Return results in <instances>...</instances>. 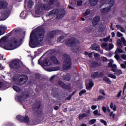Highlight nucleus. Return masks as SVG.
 <instances>
[{
  "instance_id": "nucleus-1",
  "label": "nucleus",
  "mask_w": 126,
  "mask_h": 126,
  "mask_svg": "<svg viewBox=\"0 0 126 126\" xmlns=\"http://www.w3.org/2000/svg\"><path fill=\"white\" fill-rule=\"evenodd\" d=\"M45 37V29L42 27L36 28L35 30H32L30 36L29 45L31 48L38 47L41 42H43Z\"/></svg>"
},
{
  "instance_id": "nucleus-2",
  "label": "nucleus",
  "mask_w": 126,
  "mask_h": 126,
  "mask_svg": "<svg viewBox=\"0 0 126 126\" xmlns=\"http://www.w3.org/2000/svg\"><path fill=\"white\" fill-rule=\"evenodd\" d=\"M22 41V39L18 37H15L13 38L11 40L12 43H8L4 45V49L7 50V51H12V50H14L16 48L18 47V45L19 43Z\"/></svg>"
},
{
  "instance_id": "nucleus-3",
  "label": "nucleus",
  "mask_w": 126,
  "mask_h": 126,
  "mask_svg": "<svg viewBox=\"0 0 126 126\" xmlns=\"http://www.w3.org/2000/svg\"><path fill=\"white\" fill-rule=\"evenodd\" d=\"M63 57L64 60L62 66L63 69V70H70L72 66L70 56L68 54H63Z\"/></svg>"
},
{
  "instance_id": "nucleus-4",
  "label": "nucleus",
  "mask_w": 126,
  "mask_h": 126,
  "mask_svg": "<svg viewBox=\"0 0 126 126\" xmlns=\"http://www.w3.org/2000/svg\"><path fill=\"white\" fill-rule=\"evenodd\" d=\"M0 20L3 21L10 15V11L8 8L4 9L0 11Z\"/></svg>"
},
{
  "instance_id": "nucleus-5",
  "label": "nucleus",
  "mask_w": 126,
  "mask_h": 126,
  "mask_svg": "<svg viewBox=\"0 0 126 126\" xmlns=\"http://www.w3.org/2000/svg\"><path fill=\"white\" fill-rule=\"evenodd\" d=\"M77 40L76 39H75V38L73 37L66 40V41L65 42V44L67 47H69V48H72L73 49H74L75 47H76V45H77Z\"/></svg>"
},
{
  "instance_id": "nucleus-6",
  "label": "nucleus",
  "mask_w": 126,
  "mask_h": 126,
  "mask_svg": "<svg viewBox=\"0 0 126 126\" xmlns=\"http://www.w3.org/2000/svg\"><path fill=\"white\" fill-rule=\"evenodd\" d=\"M56 35H57V31L53 30L47 32L46 35V40L49 41L54 40Z\"/></svg>"
},
{
  "instance_id": "nucleus-7",
  "label": "nucleus",
  "mask_w": 126,
  "mask_h": 126,
  "mask_svg": "<svg viewBox=\"0 0 126 126\" xmlns=\"http://www.w3.org/2000/svg\"><path fill=\"white\" fill-rule=\"evenodd\" d=\"M16 119L17 121H19L21 122L25 123L26 124L29 123V121L30 119L28 116H21V115H17L16 116Z\"/></svg>"
},
{
  "instance_id": "nucleus-8",
  "label": "nucleus",
  "mask_w": 126,
  "mask_h": 126,
  "mask_svg": "<svg viewBox=\"0 0 126 126\" xmlns=\"http://www.w3.org/2000/svg\"><path fill=\"white\" fill-rule=\"evenodd\" d=\"M38 63L41 65V66H50L52 64V62L48 59H45L41 61V59H40L38 61Z\"/></svg>"
},
{
  "instance_id": "nucleus-9",
  "label": "nucleus",
  "mask_w": 126,
  "mask_h": 126,
  "mask_svg": "<svg viewBox=\"0 0 126 126\" xmlns=\"http://www.w3.org/2000/svg\"><path fill=\"white\" fill-rule=\"evenodd\" d=\"M9 66L14 69H17L20 67L19 62L16 60H13L9 64Z\"/></svg>"
},
{
  "instance_id": "nucleus-10",
  "label": "nucleus",
  "mask_w": 126,
  "mask_h": 126,
  "mask_svg": "<svg viewBox=\"0 0 126 126\" xmlns=\"http://www.w3.org/2000/svg\"><path fill=\"white\" fill-rule=\"evenodd\" d=\"M92 78H93V79H95V78H102V77H104V73L102 72H99L98 71L96 72H93L91 74V75Z\"/></svg>"
},
{
  "instance_id": "nucleus-11",
  "label": "nucleus",
  "mask_w": 126,
  "mask_h": 126,
  "mask_svg": "<svg viewBox=\"0 0 126 126\" xmlns=\"http://www.w3.org/2000/svg\"><path fill=\"white\" fill-rule=\"evenodd\" d=\"M42 106L41 104V101L39 100H36L34 103L33 106L32 107L33 111H36V110H39Z\"/></svg>"
},
{
  "instance_id": "nucleus-12",
  "label": "nucleus",
  "mask_w": 126,
  "mask_h": 126,
  "mask_svg": "<svg viewBox=\"0 0 126 126\" xmlns=\"http://www.w3.org/2000/svg\"><path fill=\"white\" fill-rule=\"evenodd\" d=\"M19 78L17 77L14 78L13 79L14 81H17V80H18L19 82H23V81H24V80H25V82H26V81L28 80V76H27V75H24L23 78H21L19 79Z\"/></svg>"
},
{
  "instance_id": "nucleus-13",
  "label": "nucleus",
  "mask_w": 126,
  "mask_h": 126,
  "mask_svg": "<svg viewBox=\"0 0 126 126\" xmlns=\"http://www.w3.org/2000/svg\"><path fill=\"white\" fill-rule=\"evenodd\" d=\"M47 4L50 7L52 6V5L58 6V5L60 4V2H59V0H49Z\"/></svg>"
},
{
  "instance_id": "nucleus-14",
  "label": "nucleus",
  "mask_w": 126,
  "mask_h": 126,
  "mask_svg": "<svg viewBox=\"0 0 126 126\" xmlns=\"http://www.w3.org/2000/svg\"><path fill=\"white\" fill-rule=\"evenodd\" d=\"M100 21V17L95 16L94 17L92 21V25L93 27H95L96 25L99 23V22Z\"/></svg>"
},
{
  "instance_id": "nucleus-15",
  "label": "nucleus",
  "mask_w": 126,
  "mask_h": 126,
  "mask_svg": "<svg viewBox=\"0 0 126 126\" xmlns=\"http://www.w3.org/2000/svg\"><path fill=\"white\" fill-rule=\"evenodd\" d=\"M92 50L93 51H96V52H100V45L94 43L91 46Z\"/></svg>"
},
{
  "instance_id": "nucleus-16",
  "label": "nucleus",
  "mask_w": 126,
  "mask_h": 126,
  "mask_svg": "<svg viewBox=\"0 0 126 126\" xmlns=\"http://www.w3.org/2000/svg\"><path fill=\"white\" fill-rule=\"evenodd\" d=\"M39 7L42 9V10H49L51 9V7L46 4H40Z\"/></svg>"
},
{
  "instance_id": "nucleus-17",
  "label": "nucleus",
  "mask_w": 126,
  "mask_h": 126,
  "mask_svg": "<svg viewBox=\"0 0 126 126\" xmlns=\"http://www.w3.org/2000/svg\"><path fill=\"white\" fill-rule=\"evenodd\" d=\"M99 65H100V64L99 63V62L97 61H93L91 62L90 66L92 68H95L96 67H97V66H99Z\"/></svg>"
},
{
  "instance_id": "nucleus-18",
  "label": "nucleus",
  "mask_w": 126,
  "mask_h": 126,
  "mask_svg": "<svg viewBox=\"0 0 126 126\" xmlns=\"http://www.w3.org/2000/svg\"><path fill=\"white\" fill-rule=\"evenodd\" d=\"M6 29H7V27L5 26H0V36L5 34Z\"/></svg>"
},
{
  "instance_id": "nucleus-19",
  "label": "nucleus",
  "mask_w": 126,
  "mask_h": 126,
  "mask_svg": "<svg viewBox=\"0 0 126 126\" xmlns=\"http://www.w3.org/2000/svg\"><path fill=\"white\" fill-rule=\"evenodd\" d=\"M111 6H107L105 8H103L102 9H100L101 13H107V12H110L111 10Z\"/></svg>"
},
{
  "instance_id": "nucleus-20",
  "label": "nucleus",
  "mask_w": 126,
  "mask_h": 126,
  "mask_svg": "<svg viewBox=\"0 0 126 126\" xmlns=\"http://www.w3.org/2000/svg\"><path fill=\"white\" fill-rule=\"evenodd\" d=\"M51 60L54 63V64H60V61L58 60V59L56 58V56H52L51 57Z\"/></svg>"
},
{
  "instance_id": "nucleus-21",
  "label": "nucleus",
  "mask_w": 126,
  "mask_h": 126,
  "mask_svg": "<svg viewBox=\"0 0 126 126\" xmlns=\"http://www.w3.org/2000/svg\"><path fill=\"white\" fill-rule=\"evenodd\" d=\"M60 10H59V9H54L53 10H52V11H51L50 12H49V14H48V16H52V15H53V14L55 15V14H58V13H59Z\"/></svg>"
},
{
  "instance_id": "nucleus-22",
  "label": "nucleus",
  "mask_w": 126,
  "mask_h": 126,
  "mask_svg": "<svg viewBox=\"0 0 126 126\" xmlns=\"http://www.w3.org/2000/svg\"><path fill=\"white\" fill-rule=\"evenodd\" d=\"M7 6V2L0 0V9L6 8Z\"/></svg>"
},
{
  "instance_id": "nucleus-23",
  "label": "nucleus",
  "mask_w": 126,
  "mask_h": 126,
  "mask_svg": "<svg viewBox=\"0 0 126 126\" xmlns=\"http://www.w3.org/2000/svg\"><path fill=\"white\" fill-rule=\"evenodd\" d=\"M6 36H3L0 39V47L1 48L3 47V43H5V42H6Z\"/></svg>"
},
{
  "instance_id": "nucleus-24",
  "label": "nucleus",
  "mask_w": 126,
  "mask_h": 126,
  "mask_svg": "<svg viewBox=\"0 0 126 126\" xmlns=\"http://www.w3.org/2000/svg\"><path fill=\"white\" fill-rule=\"evenodd\" d=\"M103 80L108 84H109V85L112 84V81H111V79H110V78H108L107 77H106V76L103 77Z\"/></svg>"
},
{
  "instance_id": "nucleus-25",
  "label": "nucleus",
  "mask_w": 126,
  "mask_h": 126,
  "mask_svg": "<svg viewBox=\"0 0 126 126\" xmlns=\"http://www.w3.org/2000/svg\"><path fill=\"white\" fill-rule=\"evenodd\" d=\"M98 0H89V1L92 6H95V5L97 4Z\"/></svg>"
},
{
  "instance_id": "nucleus-26",
  "label": "nucleus",
  "mask_w": 126,
  "mask_h": 126,
  "mask_svg": "<svg viewBox=\"0 0 126 126\" xmlns=\"http://www.w3.org/2000/svg\"><path fill=\"white\" fill-rule=\"evenodd\" d=\"M88 115L86 113H83L82 114H80L79 116V121H81V120H83L84 118H86L87 117Z\"/></svg>"
},
{
  "instance_id": "nucleus-27",
  "label": "nucleus",
  "mask_w": 126,
  "mask_h": 126,
  "mask_svg": "<svg viewBox=\"0 0 126 126\" xmlns=\"http://www.w3.org/2000/svg\"><path fill=\"white\" fill-rule=\"evenodd\" d=\"M93 85H94V83H93L92 81H90L89 82V86L88 88H86V89L91 90V89H92V87H93Z\"/></svg>"
},
{
  "instance_id": "nucleus-28",
  "label": "nucleus",
  "mask_w": 126,
  "mask_h": 126,
  "mask_svg": "<svg viewBox=\"0 0 126 126\" xmlns=\"http://www.w3.org/2000/svg\"><path fill=\"white\" fill-rule=\"evenodd\" d=\"M115 72V75H116L117 76H120L121 74H123V71L121 69H116V71L114 72Z\"/></svg>"
},
{
  "instance_id": "nucleus-29",
  "label": "nucleus",
  "mask_w": 126,
  "mask_h": 126,
  "mask_svg": "<svg viewBox=\"0 0 126 126\" xmlns=\"http://www.w3.org/2000/svg\"><path fill=\"white\" fill-rule=\"evenodd\" d=\"M33 4H34V2H33V1L32 0H29L28 3V7L29 8H32Z\"/></svg>"
},
{
  "instance_id": "nucleus-30",
  "label": "nucleus",
  "mask_w": 126,
  "mask_h": 126,
  "mask_svg": "<svg viewBox=\"0 0 126 126\" xmlns=\"http://www.w3.org/2000/svg\"><path fill=\"white\" fill-rule=\"evenodd\" d=\"M59 69L60 67H53L49 69V71H57V70H59Z\"/></svg>"
},
{
  "instance_id": "nucleus-31",
  "label": "nucleus",
  "mask_w": 126,
  "mask_h": 126,
  "mask_svg": "<svg viewBox=\"0 0 126 126\" xmlns=\"http://www.w3.org/2000/svg\"><path fill=\"white\" fill-rule=\"evenodd\" d=\"M110 108L111 109H113V110L114 111H117V106H116V105H114V104H113V102H111Z\"/></svg>"
},
{
  "instance_id": "nucleus-32",
  "label": "nucleus",
  "mask_w": 126,
  "mask_h": 126,
  "mask_svg": "<svg viewBox=\"0 0 126 126\" xmlns=\"http://www.w3.org/2000/svg\"><path fill=\"white\" fill-rule=\"evenodd\" d=\"M70 75H66L64 76L63 79L64 80H65L66 81H69L71 79Z\"/></svg>"
},
{
  "instance_id": "nucleus-33",
  "label": "nucleus",
  "mask_w": 126,
  "mask_h": 126,
  "mask_svg": "<svg viewBox=\"0 0 126 126\" xmlns=\"http://www.w3.org/2000/svg\"><path fill=\"white\" fill-rule=\"evenodd\" d=\"M13 89H14V90L16 91V92H20V88L17 87V86H13Z\"/></svg>"
},
{
  "instance_id": "nucleus-34",
  "label": "nucleus",
  "mask_w": 126,
  "mask_h": 126,
  "mask_svg": "<svg viewBox=\"0 0 126 126\" xmlns=\"http://www.w3.org/2000/svg\"><path fill=\"white\" fill-rule=\"evenodd\" d=\"M118 53L119 54H123V53H124V51L121 49L118 48L116 50L115 54H118Z\"/></svg>"
},
{
  "instance_id": "nucleus-35",
  "label": "nucleus",
  "mask_w": 126,
  "mask_h": 126,
  "mask_svg": "<svg viewBox=\"0 0 126 126\" xmlns=\"http://www.w3.org/2000/svg\"><path fill=\"white\" fill-rule=\"evenodd\" d=\"M63 16H64V13L63 12L60 14H58L57 15V19H61V18H63Z\"/></svg>"
},
{
  "instance_id": "nucleus-36",
  "label": "nucleus",
  "mask_w": 126,
  "mask_h": 126,
  "mask_svg": "<svg viewBox=\"0 0 126 126\" xmlns=\"http://www.w3.org/2000/svg\"><path fill=\"white\" fill-rule=\"evenodd\" d=\"M90 14V9H86L85 12L83 14L84 17L87 16V15H89Z\"/></svg>"
},
{
  "instance_id": "nucleus-37",
  "label": "nucleus",
  "mask_w": 126,
  "mask_h": 126,
  "mask_svg": "<svg viewBox=\"0 0 126 126\" xmlns=\"http://www.w3.org/2000/svg\"><path fill=\"white\" fill-rule=\"evenodd\" d=\"M109 4H110L108 6H111V8H112V6L115 4V0H110L108 2Z\"/></svg>"
},
{
  "instance_id": "nucleus-38",
  "label": "nucleus",
  "mask_w": 126,
  "mask_h": 126,
  "mask_svg": "<svg viewBox=\"0 0 126 126\" xmlns=\"http://www.w3.org/2000/svg\"><path fill=\"white\" fill-rule=\"evenodd\" d=\"M107 76L108 77H110V78H112L113 79H116V78H117V77L112 73L108 74Z\"/></svg>"
},
{
  "instance_id": "nucleus-39",
  "label": "nucleus",
  "mask_w": 126,
  "mask_h": 126,
  "mask_svg": "<svg viewBox=\"0 0 126 126\" xmlns=\"http://www.w3.org/2000/svg\"><path fill=\"white\" fill-rule=\"evenodd\" d=\"M86 93V90L84 89L81 90L79 93V95L80 96H81L82 95H83V94Z\"/></svg>"
},
{
  "instance_id": "nucleus-40",
  "label": "nucleus",
  "mask_w": 126,
  "mask_h": 126,
  "mask_svg": "<svg viewBox=\"0 0 126 126\" xmlns=\"http://www.w3.org/2000/svg\"><path fill=\"white\" fill-rule=\"evenodd\" d=\"M111 67L112 71H113V72H116V70L117 69V65L113 64H112V66Z\"/></svg>"
},
{
  "instance_id": "nucleus-41",
  "label": "nucleus",
  "mask_w": 126,
  "mask_h": 126,
  "mask_svg": "<svg viewBox=\"0 0 126 126\" xmlns=\"http://www.w3.org/2000/svg\"><path fill=\"white\" fill-rule=\"evenodd\" d=\"M64 39V36L63 35H61L57 38V41L62 42V41H63V40Z\"/></svg>"
},
{
  "instance_id": "nucleus-42",
  "label": "nucleus",
  "mask_w": 126,
  "mask_h": 126,
  "mask_svg": "<svg viewBox=\"0 0 126 126\" xmlns=\"http://www.w3.org/2000/svg\"><path fill=\"white\" fill-rule=\"evenodd\" d=\"M96 123V119H92L89 121V125H94V123Z\"/></svg>"
},
{
  "instance_id": "nucleus-43",
  "label": "nucleus",
  "mask_w": 126,
  "mask_h": 126,
  "mask_svg": "<svg viewBox=\"0 0 126 126\" xmlns=\"http://www.w3.org/2000/svg\"><path fill=\"white\" fill-rule=\"evenodd\" d=\"M62 88H63V89H65V90L70 89V87L68 85L65 84H64L63 87H62Z\"/></svg>"
},
{
  "instance_id": "nucleus-44",
  "label": "nucleus",
  "mask_w": 126,
  "mask_h": 126,
  "mask_svg": "<svg viewBox=\"0 0 126 126\" xmlns=\"http://www.w3.org/2000/svg\"><path fill=\"white\" fill-rule=\"evenodd\" d=\"M82 3H83V2L81 0H78L77 1V5L78 6H81L82 5Z\"/></svg>"
},
{
  "instance_id": "nucleus-45",
  "label": "nucleus",
  "mask_w": 126,
  "mask_h": 126,
  "mask_svg": "<svg viewBox=\"0 0 126 126\" xmlns=\"http://www.w3.org/2000/svg\"><path fill=\"white\" fill-rule=\"evenodd\" d=\"M121 41L123 43V45L126 47V40L125 39V37H121Z\"/></svg>"
},
{
  "instance_id": "nucleus-46",
  "label": "nucleus",
  "mask_w": 126,
  "mask_h": 126,
  "mask_svg": "<svg viewBox=\"0 0 126 126\" xmlns=\"http://www.w3.org/2000/svg\"><path fill=\"white\" fill-rule=\"evenodd\" d=\"M117 45L118 46V47H121V48H122V41L121 40V39H119L117 40Z\"/></svg>"
},
{
  "instance_id": "nucleus-47",
  "label": "nucleus",
  "mask_w": 126,
  "mask_h": 126,
  "mask_svg": "<svg viewBox=\"0 0 126 126\" xmlns=\"http://www.w3.org/2000/svg\"><path fill=\"white\" fill-rule=\"evenodd\" d=\"M17 99L18 101V102H20V103H21L22 102V96L19 95L17 96Z\"/></svg>"
},
{
  "instance_id": "nucleus-48",
  "label": "nucleus",
  "mask_w": 126,
  "mask_h": 126,
  "mask_svg": "<svg viewBox=\"0 0 126 126\" xmlns=\"http://www.w3.org/2000/svg\"><path fill=\"white\" fill-rule=\"evenodd\" d=\"M109 51H111L112 49H114V44L113 43H109Z\"/></svg>"
},
{
  "instance_id": "nucleus-49",
  "label": "nucleus",
  "mask_w": 126,
  "mask_h": 126,
  "mask_svg": "<svg viewBox=\"0 0 126 126\" xmlns=\"http://www.w3.org/2000/svg\"><path fill=\"white\" fill-rule=\"evenodd\" d=\"M99 93L100 94H102L103 96H106V94H105V91H104V90H102V89L99 90Z\"/></svg>"
},
{
  "instance_id": "nucleus-50",
  "label": "nucleus",
  "mask_w": 126,
  "mask_h": 126,
  "mask_svg": "<svg viewBox=\"0 0 126 126\" xmlns=\"http://www.w3.org/2000/svg\"><path fill=\"white\" fill-rule=\"evenodd\" d=\"M113 63H114V61L112 60H110V62L108 63V67H112L113 66Z\"/></svg>"
},
{
  "instance_id": "nucleus-51",
  "label": "nucleus",
  "mask_w": 126,
  "mask_h": 126,
  "mask_svg": "<svg viewBox=\"0 0 126 126\" xmlns=\"http://www.w3.org/2000/svg\"><path fill=\"white\" fill-rule=\"evenodd\" d=\"M110 38H111V36L109 35L107 37L103 38V41L108 42L110 40Z\"/></svg>"
},
{
  "instance_id": "nucleus-52",
  "label": "nucleus",
  "mask_w": 126,
  "mask_h": 126,
  "mask_svg": "<svg viewBox=\"0 0 126 126\" xmlns=\"http://www.w3.org/2000/svg\"><path fill=\"white\" fill-rule=\"evenodd\" d=\"M35 77L36 79H40V78H41V76L40 75V74L36 73L35 74Z\"/></svg>"
},
{
  "instance_id": "nucleus-53",
  "label": "nucleus",
  "mask_w": 126,
  "mask_h": 126,
  "mask_svg": "<svg viewBox=\"0 0 126 126\" xmlns=\"http://www.w3.org/2000/svg\"><path fill=\"white\" fill-rule=\"evenodd\" d=\"M58 84L60 86L63 87V85H64V83H63L62 81H59L58 82Z\"/></svg>"
},
{
  "instance_id": "nucleus-54",
  "label": "nucleus",
  "mask_w": 126,
  "mask_h": 126,
  "mask_svg": "<svg viewBox=\"0 0 126 126\" xmlns=\"http://www.w3.org/2000/svg\"><path fill=\"white\" fill-rule=\"evenodd\" d=\"M100 123H101V124H103V125H104V126H107V122L103 119H101L100 120Z\"/></svg>"
},
{
  "instance_id": "nucleus-55",
  "label": "nucleus",
  "mask_w": 126,
  "mask_h": 126,
  "mask_svg": "<svg viewBox=\"0 0 126 126\" xmlns=\"http://www.w3.org/2000/svg\"><path fill=\"white\" fill-rule=\"evenodd\" d=\"M107 46H108V43H107L106 42H104V43H102V44H101L102 48H106V47H107Z\"/></svg>"
},
{
  "instance_id": "nucleus-56",
  "label": "nucleus",
  "mask_w": 126,
  "mask_h": 126,
  "mask_svg": "<svg viewBox=\"0 0 126 126\" xmlns=\"http://www.w3.org/2000/svg\"><path fill=\"white\" fill-rule=\"evenodd\" d=\"M104 98H105V97L103 95H99L97 97V99L98 100V101H100V100H101L103 99H104Z\"/></svg>"
},
{
  "instance_id": "nucleus-57",
  "label": "nucleus",
  "mask_w": 126,
  "mask_h": 126,
  "mask_svg": "<svg viewBox=\"0 0 126 126\" xmlns=\"http://www.w3.org/2000/svg\"><path fill=\"white\" fill-rule=\"evenodd\" d=\"M122 91H120L118 93V94H117V96H116V97H117V98H120V97H121V96H122Z\"/></svg>"
},
{
  "instance_id": "nucleus-58",
  "label": "nucleus",
  "mask_w": 126,
  "mask_h": 126,
  "mask_svg": "<svg viewBox=\"0 0 126 126\" xmlns=\"http://www.w3.org/2000/svg\"><path fill=\"white\" fill-rule=\"evenodd\" d=\"M35 12L36 14H39V13H40V9L36 8L35 10Z\"/></svg>"
},
{
  "instance_id": "nucleus-59",
  "label": "nucleus",
  "mask_w": 126,
  "mask_h": 126,
  "mask_svg": "<svg viewBox=\"0 0 126 126\" xmlns=\"http://www.w3.org/2000/svg\"><path fill=\"white\" fill-rule=\"evenodd\" d=\"M123 36H124V35L123 34V33L120 32H117V37H123Z\"/></svg>"
},
{
  "instance_id": "nucleus-60",
  "label": "nucleus",
  "mask_w": 126,
  "mask_h": 126,
  "mask_svg": "<svg viewBox=\"0 0 126 126\" xmlns=\"http://www.w3.org/2000/svg\"><path fill=\"white\" fill-rule=\"evenodd\" d=\"M114 58L117 60V61H119L120 60V56L119 55L116 54L115 55Z\"/></svg>"
},
{
  "instance_id": "nucleus-61",
  "label": "nucleus",
  "mask_w": 126,
  "mask_h": 126,
  "mask_svg": "<svg viewBox=\"0 0 126 126\" xmlns=\"http://www.w3.org/2000/svg\"><path fill=\"white\" fill-rule=\"evenodd\" d=\"M121 58H122V59H123V60H126V54H123L121 56Z\"/></svg>"
},
{
  "instance_id": "nucleus-62",
  "label": "nucleus",
  "mask_w": 126,
  "mask_h": 126,
  "mask_svg": "<svg viewBox=\"0 0 126 126\" xmlns=\"http://www.w3.org/2000/svg\"><path fill=\"white\" fill-rule=\"evenodd\" d=\"M121 66L122 68H126V64L121 63Z\"/></svg>"
},
{
  "instance_id": "nucleus-63",
  "label": "nucleus",
  "mask_w": 126,
  "mask_h": 126,
  "mask_svg": "<svg viewBox=\"0 0 126 126\" xmlns=\"http://www.w3.org/2000/svg\"><path fill=\"white\" fill-rule=\"evenodd\" d=\"M94 116H97L98 115V110H95V111H94Z\"/></svg>"
},
{
  "instance_id": "nucleus-64",
  "label": "nucleus",
  "mask_w": 126,
  "mask_h": 126,
  "mask_svg": "<svg viewBox=\"0 0 126 126\" xmlns=\"http://www.w3.org/2000/svg\"><path fill=\"white\" fill-rule=\"evenodd\" d=\"M97 108V106L96 105H92L91 107V109L92 110H95V109H96Z\"/></svg>"
}]
</instances>
